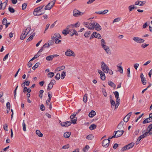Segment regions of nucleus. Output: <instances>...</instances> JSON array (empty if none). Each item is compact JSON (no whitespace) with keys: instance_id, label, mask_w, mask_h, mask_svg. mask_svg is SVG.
Returning a JSON list of instances; mask_svg holds the SVG:
<instances>
[{"instance_id":"obj_1","label":"nucleus","mask_w":152,"mask_h":152,"mask_svg":"<svg viewBox=\"0 0 152 152\" xmlns=\"http://www.w3.org/2000/svg\"><path fill=\"white\" fill-rule=\"evenodd\" d=\"M30 28L28 27L26 29L25 31H23L20 36V39L21 40L24 39L26 37V36L28 34H30Z\"/></svg>"},{"instance_id":"obj_2","label":"nucleus","mask_w":152,"mask_h":152,"mask_svg":"<svg viewBox=\"0 0 152 152\" xmlns=\"http://www.w3.org/2000/svg\"><path fill=\"white\" fill-rule=\"evenodd\" d=\"M56 0H53L49 3L45 7V10H49L53 8L54 5Z\"/></svg>"},{"instance_id":"obj_3","label":"nucleus","mask_w":152,"mask_h":152,"mask_svg":"<svg viewBox=\"0 0 152 152\" xmlns=\"http://www.w3.org/2000/svg\"><path fill=\"white\" fill-rule=\"evenodd\" d=\"M73 26L74 25H73V24L67 26L66 28L62 32L63 34L66 35L69 34V32H70V29H69V28H73Z\"/></svg>"},{"instance_id":"obj_4","label":"nucleus","mask_w":152,"mask_h":152,"mask_svg":"<svg viewBox=\"0 0 152 152\" xmlns=\"http://www.w3.org/2000/svg\"><path fill=\"white\" fill-rule=\"evenodd\" d=\"M134 145V143L133 142L129 143L127 145H126L123 147L122 148L121 150L122 151H124L126 150H128L131 149L133 147Z\"/></svg>"},{"instance_id":"obj_5","label":"nucleus","mask_w":152,"mask_h":152,"mask_svg":"<svg viewBox=\"0 0 152 152\" xmlns=\"http://www.w3.org/2000/svg\"><path fill=\"white\" fill-rule=\"evenodd\" d=\"M66 56H68L75 57L76 56L75 53L69 49L66 50V51L65 53Z\"/></svg>"},{"instance_id":"obj_6","label":"nucleus","mask_w":152,"mask_h":152,"mask_svg":"<svg viewBox=\"0 0 152 152\" xmlns=\"http://www.w3.org/2000/svg\"><path fill=\"white\" fill-rule=\"evenodd\" d=\"M73 15L75 17H78L81 16L84 14V13L81 12L79 10L74 9L73 12Z\"/></svg>"},{"instance_id":"obj_7","label":"nucleus","mask_w":152,"mask_h":152,"mask_svg":"<svg viewBox=\"0 0 152 152\" xmlns=\"http://www.w3.org/2000/svg\"><path fill=\"white\" fill-rule=\"evenodd\" d=\"M133 40L134 42L138 43H143L145 42L144 39L139 37H134Z\"/></svg>"},{"instance_id":"obj_8","label":"nucleus","mask_w":152,"mask_h":152,"mask_svg":"<svg viewBox=\"0 0 152 152\" xmlns=\"http://www.w3.org/2000/svg\"><path fill=\"white\" fill-rule=\"evenodd\" d=\"M93 37H96V38L101 39L102 38V37L100 34L96 32H94L91 35L90 39H91Z\"/></svg>"},{"instance_id":"obj_9","label":"nucleus","mask_w":152,"mask_h":152,"mask_svg":"<svg viewBox=\"0 0 152 152\" xmlns=\"http://www.w3.org/2000/svg\"><path fill=\"white\" fill-rule=\"evenodd\" d=\"M93 26V29L94 28L97 31H100L101 30L102 28L99 24L96 23H94V24L91 25Z\"/></svg>"},{"instance_id":"obj_10","label":"nucleus","mask_w":152,"mask_h":152,"mask_svg":"<svg viewBox=\"0 0 152 152\" xmlns=\"http://www.w3.org/2000/svg\"><path fill=\"white\" fill-rule=\"evenodd\" d=\"M124 131L123 130H118L115 132V134L116 135V137H118L121 136L123 134Z\"/></svg>"},{"instance_id":"obj_11","label":"nucleus","mask_w":152,"mask_h":152,"mask_svg":"<svg viewBox=\"0 0 152 152\" xmlns=\"http://www.w3.org/2000/svg\"><path fill=\"white\" fill-rule=\"evenodd\" d=\"M109 141L107 139H104L102 142V146L105 148L107 147L109 145Z\"/></svg>"},{"instance_id":"obj_12","label":"nucleus","mask_w":152,"mask_h":152,"mask_svg":"<svg viewBox=\"0 0 152 152\" xmlns=\"http://www.w3.org/2000/svg\"><path fill=\"white\" fill-rule=\"evenodd\" d=\"M53 40L58 39H61V37L60 34L58 33H56L54 34L52 37Z\"/></svg>"},{"instance_id":"obj_13","label":"nucleus","mask_w":152,"mask_h":152,"mask_svg":"<svg viewBox=\"0 0 152 152\" xmlns=\"http://www.w3.org/2000/svg\"><path fill=\"white\" fill-rule=\"evenodd\" d=\"M71 123L70 121H67L65 122H61V124L62 126L67 127L70 125Z\"/></svg>"},{"instance_id":"obj_14","label":"nucleus","mask_w":152,"mask_h":152,"mask_svg":"<svg viewBox=\"0 0 152 152\" xmlns=\"http://www.w3.org/2000/svg\"><path fill=\"white\" fill-rule=\"evenodd\" d=\"M42 51V49H40L37 53L34 55V57L31 59V60H33L39 57L41 54V52Z\"/></svg>"},{"instance_id":"obj_15","label":"nucleus","mask_w":152,"mask_h":152,"mask_svg":"<svg viewBox=\"0 0 152 152\" xmlns=\"http://www.w3.org/2000/svg\"><path fill=\"white\" fill-rule=\"evenodd\" d=\"M98 72L100 75L101 79L103 80H105V76L104 73L100 70H98Z\"/></svg>"},{"instance_id":"obj_16","label":"nucleus","mask_w":152,"mask_h":152,"mask_svg":"<svg viewBox=\"0 0 152 152\" xmlns=\"http://www.w3.org/2000/svg\"><path fill=\"white\" fill-rule=\"evenodd\" d=\"M57 56H58V55H50L47 56L46 58V59L48 61H52L53 60V58L56 57Z\"/></svg>"},{"instance_id":"obj_17","label":"nucleus","mask_w":152,"mask_h":152,"mask_svg":"<svg viewBox=\"0 0 152 152\" xmlns=\"http://www.w3.org/2000/svg\"><path fill=\"white\" fill-rule=\"evenodd\" d=\"M102 48L104 50L107 54H109L110 53V50L108 46L105 45L102 47Z\"/></svg>"},{"instance_id":"obj_18","label":"nucleus","mask_w":152,"mask_h":152,"mask_svg":"<svg viewBox=\"0 0 152 152\" xmlns=\"http://www.w3.org/2000/svg\"><path fill=\"white\" fill-rule=\"evenodd\" d=\"M108 12V10H105L102 11L96 12L95 13L99 15H104L107 13Z\"/></svg>"},{"instance_id":"obj_19","label":"nucleus","mask_w":152,"mask_h":152,"mask_svg":"<svg viewBox=\"0 0 152 152\" xmlns=\"http://www.w3.org/2000/svg\"><path fill=\"white\" fill-rule=\"evenodd\" d=\"M125 124V122L123 121H121L120 122L118 126V127L119 129H122L124 128V125Z\"/></svg>"},{"instance_id":"obj_20","label":"nucleus","mask_w":152,"mask_h":152,"mask_svg":"<svg viewBox=\"0 0 152 152\" xmlns=\"http://www.w3.org/2000/svg\"><path fill=\"white\" fill-rule=\"evenodd\" d=\"M53 81H55V80H52L50 83L48 84L47 89L48 90H50L52 88L53 85Z\"/></svg>"},{"instance_id":"obj_21","label":"nucleus","mask_w":152,"mask_h":152,"mask_svg":"<svg viewBox=\"0 0 152 152\" xmlns=\"http://www.w3.org/2000/svg\"><path fill=\"white\" fill-rule=\"evenodd\" d=\"M145 2H143L140 1H137L135 2V5H138L140 6H142L144 4Z\"/></svg>"},{"instance_id":"obj_22","label":"nucleus","mask_w":152,"mask_h":152,"mask_svg":"<svg viewBox=\"0 0 152 152\" xmlns=\"http://www.w3.org/2000/svg\"><path fill=\"white\" fill-rule=\"evenodd\" d=\"M95 112L93 110H92L91 112L89 113L88 116L90 118H92L96 115Z\"/></svg>"},{"instance_id":"obj_23","label":"nucleus","mask_w":152,"mask_h":152,"mask_svg":"<svg viewBox=\"0 0 152 152\" xmlns=\"http://www.w3.org/2000/svg\"><path fill=\"white\" fill-rule=\"evenodd\" d=\"M89 23L87 22H84L83 23V24L85 25V26L87 27L88 28L90 29H93V26H89Z\"/></svg>"},{"instance_id":"obj_24","label":"nucleus","mask_w":152,"mask_h":152,"mask_svg":"<svg viewBox=\"0 0 152 152\" xmlns=\"http://www.w3.org/2000/svg\"><path fill=\"white\" fill-rule=\"evenodd\" d=\"M71 134V132H66L64 133V136L65 138H68L70 137Z\"/></svg>"},{"instance_id":"obj_25","label":"nucleus","mask_w":152,"mask_h":152,"mask_svg":"<svg viewBox=\"0 0 152 152\" xmlns=\"http://www.w3.org/2000/svg\"><path fill=\"white\" fill-rule=\"evenodd\" d=\"M151 121H152V120L151 119H150L149 118H148L145 119L142 122L143 124H145L149 123Z\"/></svg>"},{"instance_id":"obj_26","label":"nucleus","mask_w":152,"mask_h":152,"mask_svg":"<svg viewBox=\"0 0 152 152\" xmlns=\"http://www.w3.org/2000/svg\"><path fill=\"white\" fill-rule=\"evenodd\" d=\"M108 83L109 85L113 88H115L116 87L115 85L111 81H109L108 82Z\"/></svg>"},{"instance_id":"obj_27","label":"nucleus","mask_w":152,"mask_h":152,"mask_svg":"<svg viewBox=\"0 0 152 152\" xmlns=\"http://www.w3.org/2000/svg\"><path fill=\"white\" fill-rule=\"evenodd\" d=\"M96 127V125L95 124H92L89 127V129L91 130H92L93 129H95Z\"/></svg>"},{"instance_id":"obj_28","label":"nucleus","mask_w":152,"mask_h":152,"mask_svg":"<svg viewBox=\"0 0 152 152\" xmlns=\"http://www.w3.org/2000/svg\"><path fill=\"white\" fill-rule=\"evenodd\" d=\"M36 134L38 135L39 137H41L43 136V134L41 133L40 131L38 130H37L36 131Z\"/></svg>"},{"instance_id":"obj_29","label":"nucleus","mask_w":152,"mask_h":152,"mask_svg":"<svg viewBox=\"0 0 152 152\" xmlns=\"http://www.w3.org/2000/svg\"><path fill=\"white\" fill-rule=\"evenodd\" d=\"M44 7V6H40L34 9V12H38L40 10Z\"/></svg>"},{"instance_id":"obj_30","label":"nucleus","mask_w":152,"mask_h":152,"mask_svg":"<svg viewBox=\"0 0 152 152\" xmlns=\"http://www.w3.org/2000/svg\"><path fill=\"white\" fill-rule=\"evenodd\" d=\"M94 138V136L92 134H90L88 135L86 137V138L87 139L89 140H91L93 139Z\"/></svg>"},{"instance_id":"obj_31","label":"nucleus","mask_w":152,"mask_h":152,"mask_svg":"<svg viewBox=\"0 0 152 152\" xmlns=\"http://www.w3.org/2000/svg\"><path fill=\"white\" fill-rule=\"evenodd\" d=\"M73 31V33H72V34H71L70 35L71 36H73L74 34H75L76 35L78 36V34L77 33V32L74 29H72L71 30H70V32H71V31Z\"/></svg>"},{"instance_id":"obj_32","label":"nucleus","mask_w":152,"mask_h":152,"mask_svg":"<svg viewBox=\"0 0 152 152\" xmlns=\"http://www.w3.org/2000/svg\"><path fill=\"white\" fill-rule=\"evenodd\" d=\"M27 91L28 93H30L31 91V90L30 88H27L26 87H25L23 88V92Z\"/></svg>"},{"instance_id":"obj_33","label":"nucleus","mask_w":152,"mask_h":152,"mask_svg":"<svg viewBox=\"0 0 152 152\" xmlns=\"http://www.w3.org/2000/svg\"><path fill=\"white\" fill-rule=\"evenodd\" d=\"M102 69L105 73H108L109 69L108 67H102Z\"/></svg>"},{"instance_id":"obj_34","label":"nucleus","mask_w":152,"mask_h":152,"mask_svg":"<svg viewBox=\"0 0 152 152\" xmlns=\"http://www.w3.org/2000/svg\"><path fill=\"white\" fill-rule=\"evenodd\" d=\"M106 45V42L104 39H102L101 40V45L102 47Z\"/></svg>"},{"instance_id":"obj_35","label":"nucleus","mask_w":152,"mask_h":152,"mask_svg":"<svg viewBox=\"0 0 152 152\" xmlns=\"http://www.w3.org/2000/svg\"><path fill=\"white\" fill-rule=\"evenodd\" d=\"M89 148V146L88 145H86L85 147L83 149V152H87Z\"/></svg>"},{"instance_id":"obj_36","label":"nucleus","mask_w":152,"mask_h":152,"mask_svg":"<svg viewBox=\"0 0 152 152\" xmlns=\"http://www.w3.org/2000/svg\"><path fill=\"white\" fill-rule=\"evenodd\" d=\"M24 121H25L24 120H23V124H22L23 129V131H26V124Z\"/></svg>"},{"instance_id":"obj_37","label":"nucleus","mask_w":152,"mask_h":152,"mask_svg":"<svg viewBox=\"0 0 152 152\" xmlns=\"http://www.w3.org/2000/svg\"><path fill=\"white\" fill-rule=\"evenodd\" d=\"M135 8L134 5H132L128 7L129 10V12H131Z\"/></svg>"},{"instance_id":"obj_38","label":"nucleus","mask_w":152,"mask_h":152,"mask_svg":"<svg viewBox=\"0 0 152 152\" xmlns=\"http://www.w3.org/2000/svg\"><path fill=\"white\" fill-rule=\"evenodd\" d=\"M50 46V45L49 43H45L43 46V47L41 49H42V50L44 49V48H48Z\"/></svg>"},{"instance_id":"obj_39","label":"nucleus","mask_w":152,"mask_h":152,"mask_svg":"<svg viewBox=\"0 0 152 152\" xmlns=\"http://www.w3.org/2000/svg\"><path fill=\"white\" fill-rule=\"evenodd\" d=\"M66 75V72L64 71L62 72L61 75V78L63 79L65 77Z\"/></svg>"},{"instance_id":"obj_40","label":"nucleus","mask_w":152,"mask_h":152,"mask_svg":"<svg viewBox=\"0 0 152 152\" xmlns=\"http://www.w3.org/2000/svg\"><path fill=\"white\" fill-rule=\"evenodd\" d=\"M91 32L90 31H87L84 34V36L86 37H89V35L90 34Z\"/></svg>"},{"instance_id":"obj_41","label":"nucleus","mask_w":152,"mask_h":152,"mask_svg":"<svg viewBox=\"0 0 152 152\" xmlns=\"http://www.w3.org/2000/svg\"><path fill=\"white\" fill-rule=\"evenodd\" d=\"M54 75V74L53 72H49L47 76L48 77L51 78Z\"/></svg>"},{"instance_id":"obj_42","label":"nucleus","mask_w":152,"mask_h":152,"mask_svg":"<svg viewBox=\"0 0 152 152\" xmlns=\"http://www.w3.org/2000/svg\"><path fill=\"white\" fill-rule=\"evenodd\" d=\"M78 114V112H75L73 113L70 116L71 119H72L73 118H76L75 116L76 114Z\"/></svg>"},{"instance_id":"obj_43","label":"nucleus","mask_w":152,"mask_h":152,"mask_svg":"<svg viewBox=\"0 0 152 152\" xmlns=\"http://www.w3.org/2000/svg\"><path fill=\"white\" fill-rule=\"evenodd\" d=\"M78 114V112H75L73 113L70 116L71 119H72L73 118H76L75 116L76 114Z\"/></svg>"},{"instance_id":"obj_44","label":"nucleus","mask_w":152,"mask_h":152,"mask_svg":"<svg viewBox=\"0 0 152 152\" xmlns=\"http://www.w3.org/2000/svg\"><path fill=\"white\" fill-rule=\"evenodd\" d=\"M87 101V94H86L83 96V101L85 103H86Z\"/></svg>"},{"instance_id":"obj_45","label":"nucleus","mask_w":152,"mask_h":152,"mask_svg":"<svg viewBox=\"0 0 152 152\" xmlns=\"http://www.w3.org/2000/svg\"><path fill=\"white\" fill-rule=\"evenodd\" d=\"M114 94L115 95V97L116 99L119 98V93L118 91H116L114 92Z\"/></svg>"},{"instance_id":"obj_46","label":"nucleus","mask_w":152,"mask_h":152,"mask_svg":"<svg viewBox=\"0 0 152 152\" xmlns=\"http://www.w3.org/2000/svg\"><path fill=\"white\" fill-rule=\"evenodd\" d=\"M72 122L74 124L76 123V121L77 120V118H73L72 119H71Z\"/></svg>"},{"instance_id":"obj_47","label":"nucleus","mask_w":152,"mask_h":152,"mask_svg":"<svg viewBox=\"0 0 152 152\" xmlns=\"http://www.w3.org/2000/svg\"><path fill=\"white\" fill-rule=\"evenodd\" d=\"M6 106H7V110L8 109H9V110L10 109V103L9 102H7V104H6ZM7 113H8V110H7Z\"/></svg>"},{"instance_id":"obj_48","label":"nucleus","mask_w":152,"mask_h":152,"mask_svg":"<svg viewBox=\"0 0 152 152\" xmlns=\"http://www.w3.org/2000/svg\"><path fill=\"white\" fill-rule=\"evenodd\" d=\"M33 60H31V59L29 61L28 65V66H32L33 65Z\"/></svg>"},{"instance_id":"obj_49","label":"nucleus","mask_w":152,"mask_h":152,"mask_svg":"<svg viewBox=\"0 0 152 152\" xmlns=\"http://www.w3.org/2000/svg\"><path fill=\"white\" fill-rule=\"evenodd\" d=\"M55 78L57 80H59L60 78V74L59 73H57L55 77Z\"/></svg>"},{"instance_id":"obj_50","label":"nucleus","mask_w":152,"mask_h":152,"mask_svg":"<svg viewBox=\"0 0 152 152\" xmlns=\"http://www.w3.org/2000/svg\"><path fill=\"white\" fill-rule=\"evenodd\" d=\"M142 83L143 85H145L146 84V81L145 78L141 79Z\"/></svg>"},{"instance_id":"obj_51","label":"nucleus","mask_w":152,"mask_h":152,"mask_svg":"<svg viewBox=\"0 0 152 152\" xmlns=\"http://www.w3.org/2000/svg\"><path fill=\"white\" fill-rule=\"evenodd\" d=\"M129 118L127 117L126 116H125V117L124 118V122H125V124H126L125 123H126L128 121L129 119Z\"/></svg>"},{"instance_id":"obj_52","label":"nucleus","mask_w":152,"mask_h":152,"mask_svg":"<svg viewBox=\"0 0 152 152\" xmlns=\"http://www.w3.org/2000/svg\"><path fill=\"white\" fill-rule=\"evenodd\" d=\"M62 67H58V68L56 69L55 70V72H58L59 71H60L61 70H62L64 69V68H62Z\"/></svg>"},{"instance_id":"obj_53","label":"nucleus","mask_w":152,"mask_h":152,"mask_svg":"<svg viewBox=\"0 0 152 152\" xmlns=\"http://www.w3.org/2000/svg\"><path fill=\"white\" fill-rule=\"evenodd\" d=\"M27 4L26 3L23 4L22 5V9L24 10L26 9Z\"/></svg>"},{"instance_id":"obj_54","label":"nucleus","mask_w":152,"mask_h":152,"mask_svg":"<svg viewBox=\"0 0 152 152\" xmlns=\"http://www.w3.org/2000/svg\"><path fill=\"white\" fill-rule=\"evenodd\" d=\"M144 138V137L143 136V135H142L140 136L137 139V142H139L142 139Z\"/></svg>"},{"instance_id":"obj_55","label":"nucleus","mask_w":152,"mask_h":152,"mask_svg":"<svg viewBox=\"0 0 152 152\" xmlns=\"http://www.w3.org/2000/svg\"><path fill=\"white\" fill-rule=\"evenodd\" d=\"M117 71L121 73H123V69L122 68V67H118V69L117 70Z\"/></svg>"},{"instance_id":"obj_56","label":"nucleus","mask_w":152,"mask_h":152,"mask_svg":"<svg viewBox=\"0 0 152 152\" xmlns=\"http://www.w3.org/2000/svg\"><path fill=\"white\" fill-rule=\"evenodd\" d=\"M44 91L43 90H40L39 91V96L41 98H42V94L43 93Z\"/></svg>"},{"instance_id":"obj_57","label":"nucleus","mask_w":152,"mask_h":152,"mask_svg":"<svg viewBox=\"0 0 152 152\" xmlns=\"http://www.w3.org/2000/svg\"><path fill=\"white\" fill-rule=\"evenodd\" d=\"M120 20V18H115L113 21V23H114L115 22H117Z\"/></svg>"},{"instance_id":"obj_58","label":"nucleus","mask_w":152,"mask_h":152,"mask_svg":"<svg viewBox=\"0 0 152 152\" xmlns=\"http://www.w3.org/2000/svg\"><path fill=\"white\" fill-rule=\"evenodd\" d=\"M34 37V36L33 35H31L30 36V37L28 38L27 39V42H28L30 41L33 39Z\"/></svg>"},{"instance_id":"obj_59","label":"nucleus","mask_w":152,"mask_h":152,"mask_svg":"<svg viewBox=\"0 0 152 152\" xmlns=\"http://www.w3.org/2000/svg\"><path fill=\"white\" fill-rule=\"evenodd\" d=\"M69 144H67L66 145L63 146L62 148L64 149H67L69 148Z\"/></svg>"},{"instance_id":"obj_60","label":"nucleus","mask_w":152,"mask_h":152,"mask_svg":"<svg viewBox=\"0 0 152 152\" xmlns=\"http://www.w3.org/2000/svg\"><path fill=\"white\" fill-rule=\"evenodd\" d=\"M7 23V20L5 18L3 19L2 22V23L3 24V25H6Z\"/></svg>"},{"instance_id":"obj_61","label":"nucleus","mask_w":152,"mask_h":152,"mask_svg":"<svg viewBox=\"0 0 152 152\" xmlns=\"http://www.w3.org/2000/svg\"><path fill=\"white\" fill-rule=\"evenodd\" d=\"M9 10L11 13H14L15 12L14 9L11 7H9Z\"/></svg>"},{"instance_id":"obj_62","label":"nucleus","mask_w":152,"mask_h":152,"mask_svg":"<svg viewBox=\"0 0 152 152\" xmlns=\"http://www.w3.org/2000/svg\"><path fill=\"white\" fill-rule=\"evenodd\" d=\"M152 129V124L149 125L148 127L147 130L148 131L150 132Z\"/></svg>"},{"instance_id":"obj_63","label":"nucleus","mask_w":152,"mask_h":152,"mask_svg":"<svg viewBox=\"0 0 152 152\" xmlns=\"http://www.w3.org/2000/svg\"><path fill=\"white\" fill-rule=\"evenodd\" d=\"M148 44H143L141 45V47L143 48H145L148 46Z\"/></svg>"},{"instance_id":"obj_64","label":"nucleus","mask_w":152,"mask_h":152,"mask_svg":"<svg viewBox=\"0 0 152 152\" xmlns=\"http://www.w3.org/2000/svg\"><path fill=\"white\" fill-rule=\"evenodd\" d=\"M53 41L55 42V43L56 44L60 43L61 42V40H60L58 39L54 40Z\"/></svg>"}]
</instances>
